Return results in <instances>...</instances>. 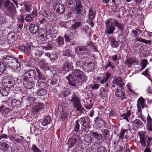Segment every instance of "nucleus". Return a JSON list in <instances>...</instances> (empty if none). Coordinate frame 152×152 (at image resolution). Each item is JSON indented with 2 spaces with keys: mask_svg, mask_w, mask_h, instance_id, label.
Wrapping results in <instances>:
<instances>
[{
  "mask_svg": "<svg viewBox=\"0 0 152 152\" xmlns=\"http://www.w3.org/2000/svg\"><path fill=\"white\" fill-rule=\"evenodd\" d=\"M96 14V13L95 12L91 10H90L89 12V19L90 21H93Z\"/></svg>",
  "mask_w": 152,
  "mask_h": 152,
  "instance_id": "obj_32",
  "label": "nucleus"
},
{
  "mask_svg": "<svg viewBox=\"0 0 152 152\" xmlns=\"http://www.w3.org/2000/svg\"><path fill=\"white\" fill-rule=\"evenodd\" d=\"M81 25V23L80 22H76L72 25L71 27V29L72 30L75 31L77 28Z\"/></svg>",
  "mask_w": 152,
  "mask_h": 152,
  "instance_id": "obj_39",
  "label": "nucleus"
},
{
  "mask_svg": "<svg viewBox=\"0 0 152 152\" xmlns=\"http://www.w3.org/2000/svg\"><path fill=\"white\" fill-rule=\"evenodd\" d=\"M83 31L86 35L88 36L89 38L91 37V33L89 30V28L88 26H83Z\"/></svg>",
  "mask_w": 152,
  "mask_h": 152,
  "instance_id": "obj_35",
  "label": "nucleus"
},
{
  "mask_svg": "<svg viewBox=\"0 0 152 152\" xmlns=\"http://www.w3.org/2000/svg\"><path fill=\"white\" fill-rule=\"evenodd\" d=\"M8 90L6 89L5 87H2L0 89V92L3 96H7L8 94Z\"/></svg>",
  "mask_w": 152,
  "mask_h": 152,
  "instance_id": "obj_37",
  "label": "nucleus"
},
{
  "mask_svg": "<svg viewBox=\"0 0 152 152\" xmlns=\"http://www.w3.org/2000/svg\"><path fill=\"white\" fill-rule=\"evenodd\" d=\"M95 123L96 124V126L99 128H101L105 126V124L104 121L101 118L97 117L95 120Z\"/></svg>",
  "mask_w": 152,
  "mask_h": 152,
  "instance_id": "obj_17",
  "label": "nucleus"
},
{
  "mask_svg": "<svg viewBox=\"0 0 152 152\" xmlns=\"http://www.w3.org/2000/svg\"><path fill=\"white\" fill-rule=\"evenodd\" d=\"M111 46L113 48H116L118 47L119 43L118 41L113 37H110L109 39Z\"/></svg>",
  "mask_w": 152,
  "mask_h": 152,
  "instance_id": "obj_23",
  "label": "nucleus"
},
{
  "mask_svg": "<svg viewBox=\"0 0 152 152\" xmlns=\"http://www.w3.org/2000/svg\"><path fill=\"white\" fill-rule=\"evenodd\" d=\"M55 41L58 45L61 46L63 45L64 39L61 37L59 36L57 39H56Z\"/></svg>",
  "mask_w": 152,
  "mask_h": 152,
  "instance_id": "obj_36",
  "label": "nucleus"
},
{
  "mask_svg": "<svg viewBox=\"0 0 152 152\" xmlns=\"http://www.w3.org/2000/svg\"><path fill=\"white\" fill-rule=\"evenodd\" d=\"M24 5L26 8V10L28 11H30L31 10V4L30 2L28 1H26L24 3Z\"/></svg>",
  "mask_w": 152,
  "mask_h": 152,
  "instance_id": "obj_41",
  "label": "nucleus"
},
{
  "mask_svg": "<svg viewBox=\"0 0 152 152\" xmlns=\"http://www.w3.org/2000/svg\"><path fill=\"white\" fill-rule=\"evenodd\" d=\"M74 2L73 0H66L65 2V5L68 7H70L71 5H72Z\"/></svg>",
  "mask_w": 152,
  "mask_h": 152,
  "instance_id": "obj_44",
  "label": "nucleus"
},
{
  "mask_svg": "<svg viewBox=\"0 0 152 152\" xmlns=\"http://www.w3.org/2000/svg\"><path fill=\"white\" fill-rule=\"evenodd\" d=\"M15 137L14 139L15 141L17 143H19L22 144L24 142V138L23 137L17 135Z\"/></svg>",
  "mask_w": 152,
  "mask_h": 152,
  "instance_id": "obj_30",
  "label": "nucleus"
},
{
  "mask_svg": "<svg viewBox=\"0 0 152 152\" xmlns=\"http://www.w3.org/2000/svg\"><path fill=\"white\" fill-rule=\"evenodd\" d=\"M111 76V72L109 70L105 73L104 77L108 80L110 78Z\"/></svg>",
  "mask_w": 152,
  "mask_h": 152,
  "instance_id": "obj_50",
  "label": "nucleus"
},
{
  "mask_svg": "<svg viewBox=\"0 0 152 152\" xmlns=\"http://www.w3.org/2000/svg\"><path fill=\"white\" fill-rule=\"evenodd\" d=\"M7 68H10L12 72H18L20 69V66L19 64L17 63L15 66H10L9 65L7 66Z\"/></svg>",
  "mask_w": 152,
  "mask_h": 152,
  "instance_id": "obj_31",
  "label": "nucleus"
},
{
  "mask_svg": "<svg viewBox=\"0 0 152 152\" xmlns=\"http://www.w3.org/2000/svg\"><path fill=\"white\" fill-rule=\"evenodd\" d=\"M72 67V62H69L67 59L63 61L62 69L65 72H68L70 70Z\"/></svg>",
  "mask_w": 152,
  "mask_h": 152,
  "instance_id": "obj_13",
  "label": "nucleus"
},
{
  "mask_svg": "<svg viewBox=\"0 0 152 152\" xmlns=\"http://www.w3.org/2000/svg\"><path fill=\"white\" fill-rule=\"evenodd\" d=\"M36 70L38 73V75L36 76V72L34 70H33L35 72V75L33 76L35 81H44L45 78L42 74L40 72L39 70L37 69H36Z\"/></svg>",
  "mask_w": 152,
  "mask_h": 152,
  "instance_id": "obj_14",
  "label": "nucleus"
},
{
  "mask_svg": "<svg viewBox=\"0 0 152 152\" xmlns=\"http://www.w3.org/2000/svg\"><path fill=\"white\" fill-rule=\"evenodd\" d=\"M42 48L46 50H50L52 48V45L50 44H48L47 46H43L42 47Z\"/></svg>",
  "mask_w": 152,
  "mask_h": 152,
  "instance_id": "obj_54",
  "label": "nucleus"
},
{
  "mask_svg": "<svg viewBox=\"0 0 152 152\" xmlns=\"http://www.w3.org/2000/svg\"><path fill=\"white\" fill-rule=\"evenodd\" d=\"M126 132V130L124 129H121L119 136V137L120 139H122L123 138L125 134V133Z\"/></svg>",
  "mask_w": 152,
  "mask_h": 152,
  "instance_id": "obj_52",
  "label": "nucleus"
},
{
  "mask_svg": "<svg viewBox=\"0 0 152 152\" xmlns=\"http://www.w3.org/2000/svg\"><path fill=\"white\" fill-rule=\"evenodd\" d=\"M57 77L56 75H54L53 76L52 80L50 82V84L51 85H54L56 83L58 80Z\"/></svg>",
  "mask_w": 152,
  "mask_h": 152,
  "instance_id": "obj_49",
  "label": "nucleus"
},
{
  "mask_svg": "<svg viewBox=\"0 0 152 152\" xmlns=\"http://www.w3.org/2000/svg\"><path fill=\"white\" fill-rule=\"evenodd\" d=\"M70 92L68 89H67L65 91H63L61 94V95L64 97L66 96L67 95L69 94Z\"/></svg>",
  "mask_w": 152,
  "mask_h": 152,
  "instance_id": "obj_55",
  "label": "nucleus"
},
{
  "mask_svg": "<svg viewBox=\"0 0 152 152\" xmlns=\"http://www.w3.org/2000/svg\"><path fill=\"white\" fill-rule=\"evenodd\" d=\"M134 126L137 128H141L142 126L143 123L141 121L137 119L132 122Z\"/></svg>",
  "mask_w": 152,
  "mask_h": 152,
  "instance_id": "obj_24",
  "label": "nucleus"
},
{
  "mask_svg": "<svg viewBox=\"0 0 152 152\" xmlns=\"http://www.w3.org/2000/svg\"><path fill=\"white\" fill-rule=\"evenodd\" d=\"M76 53L78 55H89L90 51L86 46H78L75 49Z\"/></svg>",
  "mask_w": 152,
  "mask_h": 152,
  "instance_id": "obj_6",
  "label": "nucleus"
},
{
  "mask_svg": "<svg viewBox=\"0 0 152 152\" xmlns=\"http://www.w3.org/2000/svg\"><path fill=\"white\" fill-rule=\"evenodd\" d=\"M99 85L98 84L94 83L91 86V88L93 90H96L99 88Z\"/></svg>",
  "mask_w": 152,
  "mask_h": 152,
  "instance_id": "obj_62",
  "label": "nucleus"
},
{
  "mask_svg": "<svg viewBox=\"0 0 152 152\" xmlns=\"http://www.w3.org/2000/svg\"><path fill=\"white\" fill-rule=\"evenodd\" d=\"M57 56L56 54H51L50 55V58L52 61H54L56 59Z\"/></svg>",
  "mask_w": 152,
  "mask_h": 152,
  "instance_id": "obj_61",
  "label": "nucleus"
},
{
  "mask_svg": "<svg viewBox=\"0 0 152 152\" xmlns=\"http://www.w3.org/2000/svg\"><path fill=\"white\" fill-rule=\"evenodd\" d=\"M1 145L4 150H7L9 147L8 145L5 142L2 143L1 144Z\"/></svg>",
  "mask_w": 152,
  "mask_h": 152,
  "instance_id": "obj_56",
  "label": "nucleus"
},
{
  "mask_svg": "<svg viewBox=\"0 0 152 152\" xmlns=\"http://www.w3.org/2000/svg\"><path fill=\"white\" fill-rule=\"evenodd\" d=\"M37 83L36 84L37 86L39 88V89L42 88H45L46 89V83L43 81H37Z\"/></svg>",
  "mask_w": 152,
  "mask_h": 152,
  "instance_id": "obj_28",
  "label": "nucleus"
},
{
  "mask_svg": "<svg viewBox=\"0 0 152 152\" xmlns=\"http://www.w3.org/2000/svg\"><path fill=\"white\" fill-rule=\"evenodd\" d=\"M101 132H102L104 137H107L109 134V131L107 129H102Z\"/></svg>",
  "mask_w": 152,
  "mask_h": 152,
  "instance_id": "obj_51",
  "label": "nucleus"
},
{
  "mask_svg": "<svg viewBox=\"0 0 152 152\" xmlns=\"http://www.w3.org/2000/svg\"><path fill=\"white\" fill-rule=\"evenodd\" d=\"M135 60L132 58H128L127 59L126 62L129 67H130L132 63L135 62Z\"/></svg>",
  "mask_w": 152,
  "mask_h": 152,
  "instance_id": "obj_42",
  "label": "nucleus"
},
{
  "mask_svg": "<svg viewBox=\"0 0 152 152\" xmlns=\"http://www.w3.org/2000/svg\"><path fill=\"white\" fill-rule=\"evenodd\" d=\"M8 133L11 137L15 136L16 132L14 127L9 129Z\"/></svg>",
  "mask_w": 152,
  "mask_h": 152,
  "instance_id": "obj_40",
  "label": "nucleus"
},
{
  "mask_svg": "<svg viewBox=\"0 0 152 152\" xmlns=\"http://www.w3.org/2000/svg\"><path fill=\"white\" fill-rule=\"evenodd\" d=\"M112 83L113 84L112 85V87H115V84L118 85L121 89H123L124 86V82L122 81L121 78L120 77H116L115 79L113 80Z\"/></svg>",
  "mask_w": 152,
  "mask_h": 152,
  "instance_id": "obj_11",
  "label": "nucleus"
},
{
  "mask_svg": "<svg viewBox=\"0 0 152 152\" xmlns=\"http://www.w3.org/2000/svg\"><path fill=\"white\" fill-rule=\"evenodd\" d=\"M41 68L45 70H47L49 69V66L46 64H44L41 66Z\"/></svg>",
  "mask_w": 152,
  "mask_h": 152,
  "instance_id": "obj_57",
  "label": "nucleus"
},
{
  "mask_svg": "<svg viewBox=\"0 0 152 152\" xmlns=\"http://www.w3.org/2000/svg\"><path fill=\"white\" fill-rule=\"evenodd\" d=\"M66 78L68 80L69 83L70 85L72 86H75L73 78H72L71 75H69L68 76L66 77Z\"/></svg>",
  "mask_w": 152,
  "mask_h": 152,
  "instance_id": "obj_34",
  "label": "nucleus"
},
{
  "mask_svg": "<svg viewBox=\"0 0 152 152\" xmlns=\"http://www.w3.org/2000/svg\"><path fill=\"white\" fill-rule=\"evenodd\" d=\"M132 113L130 110H127L126 113H123L121 114V119H125L128 122H129L130 118H129Z\"/></svg>",
  "mask_w": 152,
  "mask_h": 152,
  "instance_id": "obj_19",
  "label": "nucleus"
},
{
  "mask_svg": "<svg viewBox=\"0 0 152 152\" xmlns=\"http://www.w3.org/2000/svg\"><path fill=\"white\" fill-rule=\"evenodd\" d=\"M115 95L116 97L118 99H121V100H123L126 98L125 93L122 91L119 90L118 88L116 90Z\"/></svg>",
  "mask_w": 152,
  "mask_h": 152,
  "instance_id": "obj_18",
  "label": "nucleus"
},
{
  "mask_svg": "<svg viewBox=\"0 0 152 152\" xmlns=\"http://www.w3.org/2000/svg\"><path fill=\"white\" fill-rule=\"evenodd\" d=\"M39 22L41 24H44L46 22V20L45 18L43 17L42 18L39 19Z\"/></svg>",
  "mask_w": 152,
  "mask_h": 152,
  "instance_id": "obj_63",
  "label": "nucleus"
},
{
  "mask_svg": "<svg viewBox=\"0 0 152 152\" xmlns=\"http://www.w3.org/2000/svg\"><path fill=\"white\" fill-rule=\"evenodd\" d=\"M47 91L44 88L39 89L36 92V94L39 96H43L46 94Z\"/></svg>",
  "mask_w": 152,
  "mask_h": 152,
  "instance_id": "obj_29",
  "label": "nucleus"
},
{
  "mask_svg": "<svg viewBox=\"0 0 152 152\" xmlns=\"http://www.w3.org/2000/svg\"><path fill=\"white\" fill-rule=\"evenodd\" d=\"M144 100L142 97H140L138 99L137 106L138 111L140 113L141 111V109H142L144 107Z\"/></svg>",
  "mask_w": 152,
  "mask_h": 152,
  "instance_id": "obj_15",
  "label": "nucleus"
},
{
  "mask_svg": "<svg viewBox=\"0 0 152 152\" xmlns=\"http://www.w3.org/2000/svg\"><path fill=\"white\" fill-rule=\"evenodd\" d=\"M33 152H41V150L35 145H33L31 148Z\"/></svg>",
  "mask_w": 152,
  "mask_h": 152,
  "instance_id": "obj_46",
  "label": "nucleus"
},
{
  "mask_svg": "<svg viewBox=\"0 0 152 152\" xmlns=\"http://www.w3.org/2000/svg\"><path fill=\"white\" fill-rule=\"evenodd\" d=\"M5 1L4 7L6 13L10 17L13 16L16 12L13 3L9 0H5Z\"/></svg>",
  "mask_w": 152,
  "mask_h": 152,
  "instance_id": "obj_4",
  "label": "nucleus"
},
{
  "mask_svg": "<svg viewBox=\"0 0 152 152\" xmlns=\"http://www.w3.org/2000/svg\"><path fill=\"white\" fill-rule=\"evenodd\" d=\"M55 10L59 14L63 13L65 11V8L64 6L60 4H57L54 6Z\"/></svg>",
  "mask_w": 152,
  "mask_h": 152,
  "instance_id": "obj_16",
  "label": "nucleus"
},
{
  "mask_svg": "<svg viewBox=\"0 0 152 152\" xmlns=\"http://www.w3.org/2000/svg\"><path fill=\"white\" fill-rule=\"evenodd\" d=\"M50 121V118L49 117H46L43 120L42 124L43 126H45L49 124Z\"/></svg>",
  "mask_w": 152,
  "mask_h": 152,
  "instance_id": "obj_33",
  "label": "nucleus"
},
{
  "mask_svg": "<svg viewBox=\"0 0 152 152\" xmlns=\"http://www.w3.org/2000/svg\"><path fill=\"white\" fill-rule=\"evenodd\" d=\"M34 18L31 15L28 14L26 16L25 20L26 21L31 22L34 20Z\"/></svg>",
  "mask_w": 152,
  "mask_h": 152,
  "instance_id": "obj_48",
  "label": "nucleus"
},
{
  "mask_svg": "<svg viewBox=\"0 0 152 152\" xmlns=\"http://www.w3.org/2000/svg\"><path fill=\"white\" fill-rule=\"evenodd\" d=\"M90 135L91 136L93 137L94 138H95L96 142H97L100 140L102 138V134H98L93 132H91L90 134Z\"/></svg>",
  "mask_w": 152,
  "mask_h": 152,
  "instance_id": "obj_22",
  "label": "nucleus"
},
{
  "mask_svg": "<svg viewBox=\"0 0 152 152\" xmlns=\"http://www.w3.org/2000/svg\"><path fill=\"white\" fill-rule=\"evenodd\" d=\"M140 42L145 43V44H151V41L150 40H147L141 38Z\"/></svg>",
  "mask_w": 152,
  "mask_h": 152,
  "instance_id": "obj_58",
  "label": "nucleus"
},
{
  "mask_svg": "<svg viewBox=\"0 0 152 152\" xmlns=\"http://www.w3.org/2000/svg\"><path fill=\"white\" fill-rule=\"evenodd\" d=\"M3 84H4V87L11 88L14 85V83L12 79L8 77H5L3 78L2 80Z\"/></svg>",
  "mask_w": 152,
  "mask_h": 152,
  "instance_id": "obj_8",
  "label": "nucleus"
},
{
  "mask_svg": "<svg viewBox=\"0 0 152 152\" xmlns=\"http://www.w3.org/2000/svg\"><path fill=\"white\" fill-rule=\"evenodd\" d=\"M44 107L45 105L44 104L41 102H38L32 108V112L35 115L38 111L42 110Z\"/></svg>",
  "mask_w": 152,
  "mask_h": 152,
  "instance_id": "obj_10",
  "label": "nucleus"
},
{
  "mask_svg": "<svg viewBox=\"0 0 152 152\" xmlns=\"http://www.w3.org/2000/svg\"><path fill=\"white\" fill-rule=\"evenodd\" d=\"M75 2L76 6L75 7V11L76 13L80 14L81 12L82 6L80 4V0H74Z\"/></svg>",
  "mask_w": 152,
  "mask_h": 152,
  "instance_id": "obj_20",
  "label": "nucleus"
},
{
  "mask_svg": "<svg viewBox=\"0 0 152 152\" xmlns=\"http://www.w3.org/2000/svg\"><path fill=\"white\" fill-rule=\"evenodd\" d=\"M145 132L142 131L139 133L140 137V142L143 146H145L146 144L145 142H147V147L145 149L144 152H151L150 149L148 148L151 144L152 137L148 136H145Z\"/></svg>",
  "mask_w": 152,
  "mask_h": 152,
  "instance_id": "obj_2",
  "label": "nucleus"
},
{
  "mask_svg": "<svg viewBox=\"0 0 152 152\" xmlns=\"http://www.w3.org/2000/svg\"><path fill=\"white\" fill-rule=\"evenodd\" d=\"M72 74L76 78L77 81L81 83L85 82L87 79V76L84 72L80 69H75L73 70Z\"/></svg>",
  "mask_w": 152,
  "mask_h": 152,
  "instance_id": "obj_5",
  "label": "nucleus"
},
{
  "mask_svg": "<svg viewBox=\"0 0 152 152\" xmlns=\"http://www.w3.org/2000/svg\"><path fill=\"white\" fill-rule=\"evenodd\" d=\"M141 64L142 66V70L148 64L147 61L146 59H143L141 61Z\"/></svg>",
  "mask_w": 152,
  "mask_h": 152,
  "instance_id": "obj_47",
  "label": "nucleus"
},
{
  "mask_svg": "<svg viewBox=\"0 0 152 152\" xmlns=\"http://www.w3.org/2000/svg\"><path fill=\"white\" fill-rule=\"evenodd\" d=\"M77 141V139L74 137L69 139L68 141V145L69 147L71 148L75 144H76Z\"/></svg>",
  "mask_w": 152,
  "mask_h": 152,
  "instance_id": "obj_27",
  "label": "nucleus"
},
{
  "mask_svg": "<svg viewBox=\"0 0 152 152\" xmlns=\"http://www.w3.org/2000/svg\"><path fill=\"white\" fill-rule=\"evenodd\" d=\"M71 103H72L74 106V107L77 109L78 111L80 112L83 110L81 104L80 102V99L77 96H73L71 99L69 100Z\"/></svg>",
  "mask_w": 152,
  "mask_h": 152,
  "instance_id": "obj_7",
  "label": "nucleus"
},
{
  "mask_svg": "<svg viewBox=\"0 0 152 152\" xmlns=\"http://www.w3.org/2000/svg\"><path fill=\"white\" fill-rule=\"evenodd\" d=\"M75 126L74 129V130L75 132H78L79 130V128L80 127V125L78 122V121H77L75 123Z\"/></svg>",
  "mask_w": 152,
  "mask_h": 152,
  "instance_id": "obj_60",
  "label": "nucleus"
},
{
  "mask_svg": "<svg viewBox=\"0 0 152 152\" xmlns=\"http://www.w3.org/2000/svg\"><path fill=\"white\" fill-rule=\"evenodd\" d=\"M97 152H105L104 147L102 146H99L97 149Z\"/></svg>",
  "mask_w": 152,
  "mask_h": 152,
  "instance_id": "obj_64",
  "label": "nucleus"
},
{
  "mask_svg": "<svg viewBox=\"0 0 152 152\" xmlns=\"http://www.w3.org/2000/svg\"><path fill=\"white\" fill-rule=\"evenodd\" d=\"M79 121L86 129L90 128V121L89 120L88 117L81 118L80 119Z\"/></svg>",
  "mask_w": 152,
  "mask_h": 152,
  "instance_id": "obj_12",
  "label": "nucleus"
},
{
  "mask_svg": "<svg viewBox=\"0 0 152 152\" xmlns=\"http://www.w3.org/2000/svg\"><path fill=\"white\" fill-rule=\"evenodd\" d=\"M91 100L88 99L86 101V104H85V106L87 109L90 110L92 107L93 104L91 102Z\"/></svg>",
  "mask_w": 152,
  "mask_h": 152,
  "instance_id": "obj_38",
  "label": "nucleus"
},
{
  "mask_svg": "<svg viewBox=\"0 0 152 152\" xmlns=\"http://www.w3.org/2000/svg\"><path fill=\"white\" fill-rule=\"evenodd\" d=\"M42 33L40 35V37L41 40L44 41L46 39V36L45 34V31L43 29H41Z\"/></svg>",
  "mask_w": 152,
  "mask_h": 152,
  "instance_id": "obj_45",
  "label": "nucleus"
},
{
  "mask_svg": "<svg viewBox=\"0 0 152 152\" xmlns=\"http://www.w3.org/2000/svg\"><path fill=\"white\" fill-rule=\"evenodd\" d=\"M11 56H4L1 60V61L3 64H4L7 67V64L10 62V58Z\"/></svg>",
  "mask_w": 152,
  "mask_h": 152,
  "instance_id": "obj_26",
  "label": "nucleus"
},
{
  "mask_svg": "<svg viewBox=\"0 0 152 152\" xmlns=\"http://www.w3.org/2000/svg\"><path fill=\"white\" fill-rule=\"evenodd\" d=\"M2 102H4V104L9 106H10L11 104L10 102L9 101H2ZM11 104H12L13 107L14 108H19L21 105V102L19 100H17L16 99H12L11 101Z\"/></svg>",
  "mask_w": 152,
  "mask_h": 152,
  "instance_id": "obj_9",
  "label": "nucleus"
},
{
  "mask_svg": "<svg viewBox=\"0 0 152 152\" xmlns=\"http://www.w3.org/2000/svg\"><path fill=\"white\" fill-rule=\"evenodd\" d=\"M96 79L98 81H99L101 84H104L105 83V87H108V83H106L107 80L104 76L102 77H97Z\"/></svg>",
  "mask_w": 152,
  "mask_h": 152,
  "instance_id": "obj_25",
  "label": "nucleus"
},
{
  "mask_svg": "<svg viewBox=\"0 0 152 152\" xmlns=\"http://www.w3.org/2000/svg\"><path fill=\"white\" fill-rule=\"evenodd\" d=\"M39 26V25L37 24H31L30 25L29 30L31 33L35 34L37 32Z\"/></svg>",
  "mask_w": 152,
  "mask_h": 152,
  "instance_id": "obj_21",
  "label": "nucleus"
},
{
  "mask_svg": "<svg viewBox=\"0 0 152 152\" xmlns=\"http://www.w3.org/2000/svg\"><path fill=\"white\" fill-rule=\"evenodd\" d=\"M71 51L70 49H67L64 51L63 53V55L64 56H70V53Z\"/></svg>",
  "mask_w": 152,
  "mask_h": 152,
  "instance_id": "obj_53",
  "label": "nucleus"
},
{
  "mask_svg": "<svg viewBox=\"0 0 152 152\" xmlns=\"http://www.w3.org/2000/svg\"><path fill=\"white\" fill-rule=\"evenodd\" d=\"M94 140L93 137L91 136L90 135V136L88 137L86 141L88 143H91Z\"/></svg>",
  "mask_w": 152,
  "mask_h": 152,
  "instance_id": "obj_59",
  "label": "nucleus"
},
{
  "mask_svg": "<svg viewBox=\"0 0 152 152\" xmlns=\"http://www.w3.org/2000/svg\"><path fill=\"white\" fill-rule=\"evenodd\" d=\"M7 67L3 63L0 62V75H1L4 72Z\"/></svg>",
  "mask_w": 152,
  "mask_h": 152,
  "instance_id": "obj_43",
  "label": "nucleus"
},
{
  "mask_svg": "<svg viewBox=\"0 0 152 152\" xmlns=\"http://www.w3.org/2000/svg\"><path fill=\"white\" fill-rule=\"evenodd\" d=\"M106 28L105 29V33L106 34H110L113 33V31L115 29V28L113 26L114 25L118 28L122 29L124 28L123 24L119 23L118 21L115 19H109L107 20L105 22Z\"/></svg>",
  "mask_w": 152,
  "mask_h": 152,
  "instance_id": "obj_1",
  "label": "nucleus"
},
{
  "mask_svg": "<svg viewBox=\"0 0 152 152\" xmlns=\"http://www.w3.org/2000/svg\"><path fill=\"white\" fill-rule=\"evenodd\" d=\"M35 73V72L33 69L29 70L24 72L23 76V83L26 88L28 89H31L34 86V84L31 81L30 79L34 75Z\"/></svg>",
  "mask_w": 152,
  "mask_h": 152,
  "instance_id": "obj_3",
  "label": "nucleus"
}]
</instances>
